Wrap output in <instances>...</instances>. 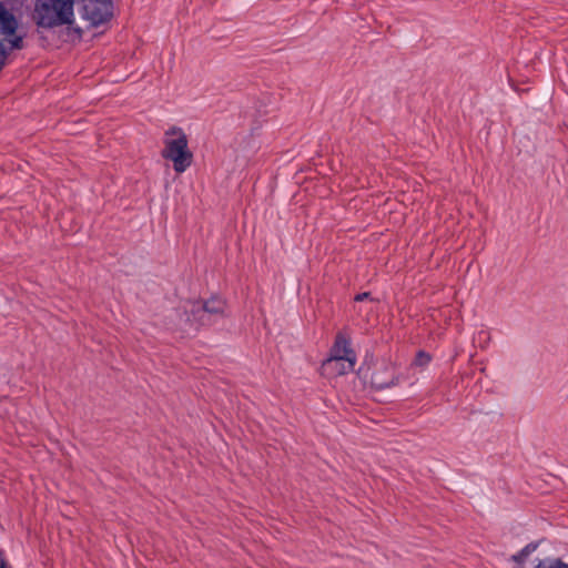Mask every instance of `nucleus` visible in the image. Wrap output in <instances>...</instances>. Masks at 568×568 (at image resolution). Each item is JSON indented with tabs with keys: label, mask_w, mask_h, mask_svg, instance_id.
Returning a JSON list of instances; mask_svg holds the SVG:
<instances>
[{
	"label": "nucleus",
	"mask_w": 568,
	"mask_h": 568,
	"mask_svg": "<svg viewBox=\"0 0 568 568\" xmlns=\"http://www.w3.org/2000/svg\"><path fill=\"white\" fill-rule=\"evenodd\" d=\"M74 4L75 0H36L32 19L44 29L67 26L71 40H80L83 30L74 23Z\"/></svg>",
	"instance_id": "nucleus-1"
},
{
	"label": "nucleus",
	"mask_w": 568,
	"mask_h": 568,
	"mask_svg": "<svg viewBox=\"0 0 568 568\" xmlns=\"http://www.w3.org/2000/svg\"><path fill=\"white\" fill-rule=\"evenodd\" d=\"M165 135H174L175 138L165 139L162 156L172 161L173 169L176 173H182L193 161V154L187 146V138L185 133L178 128L170 129L166 131Z\"/></svg>",
	"instance_id": "nucleus-2"
},
{
	"label": "nucleus",
	"mask_w": 568,
	"mask_h": 568,
	"mask_svg": "<svg viewBox=\"0 0 568 568\" xmlns=\"http://www.w3.org/2000/svg\"><path fill=\"white\" fill-rule=\"evenodd\" d=\"M194 305L195 301L190 300L182 302L179 307L168 315V328L183 334H190L203 326L199 313L190 310Z\"/></svg>",
	"instance_id": "nucleus-3"
},
{
	"label": "nucleus",
	"mask_w": 568,
	"mask_h": 568,
	"mask_svg": "<svg viewBox=\"0 0 568 568\" xmlns=\"http://www.w3.org/2000/svg\"><path fill=\"white\" fill-rule=\"evenodd\" d=\"M75 3L88 28L104 24L113 17L112 0H75Z\"/></svg>",
	"instance_id": "nucleus-4"
},
{
	"label": "nucleus",
	"mask_w": 568,
	"mask_h": 568,
	"mask_svg": "<svg viewBox=\"0 0 568 568\" xmlns=\"http://www.w3.org/2000/svg\"><path fill=\"white\" fill-rule=\"evenodd\" d=\"M18 27L19 22L14 14L0 1V33L10 43L11 50L23 48V36L17 34Z\"/></svg>",
	"instance_id": "nucleus-5"
},
{
	"label": "nucleus",
	"mask_w": 568,
	"mask_h": 568,
	"mask_svg": "<svg viewBox=\"0 0 568 568\" xmlns=\"http://www.w3.org/2000/svg\"><path fill=\"white\" fill-rule=\"evenodd\" d=\"M190 310L199 313L203 326L210 325L216 318L225 316L226 302L221 297L213 296L205 302L195 301V305Z\"/></svg>",
	"instance_id": "nucleus-6"
},
{
	"label": "nucleus",
	"mask_w": 568,
	"mask_h": 568,
	"mask_svg": "<svg viewBox=\"0 0 568 568\" xmlns=\"http://www.w3.org/2000/svg\"><path fill=\"white\" fill-rule=\"evenodd\" d=\"M356 359L354 351L351 348L349 337L343 333H337L335 342L329 351V356L325 359L328 362L338 359Z\"/></svg>",
	"instance_id": "nucleus-7"
},
{
	"label": "nucleus",
	"mask_w": 568,
	"mask_h": 568,
	"mask_svg": "<svg viewBox=\"0 0 568 568\" xmlns=\"http://www.w3.org/2000/svg\"><path fill=\"white\" fill-rule=\"evenodd\" d=\"M356 359L323 361L322 367L334 375H344L354 371Z\"/></svg>",
	"instance_id": "nucleus-8"
},
{
	"label": "nucleus",
	"mask_w": 568,
	"mask_h": 568,
	"mask_svg": "<svg viewBox=\"0 0 568 568\" xmlns=\"http://www.w3.org/2000/svg\"><path fill=\"white\" fill-rule=\"evenodd\" d=\"M385 369L390 372L388 379H385L379 372H375L372 376V383L381 389L398 384V377L395 375L394 368L390 365H385Z\"/></svg>",
	"instance_id": "nucleus-9"
},
{
	"label": "nucleus",
	"mask_w": 568,
	"mask_h": 568,
	"mask_svg": "<svg viewBox=\"0 0 568 568\" xmlns=\"http://www.w3.org/2000/svg\"><path fill=\"white\" fill-rule=\"evenodd\" d=\"M538 547V544H535V542H530L528 545H526L519 552L513 555L510 557V560L518 564V565H523L527 557L532 554Z\"/></svg>",
	"instance_id": "nucleus-10"
},
{
	"label": "nucleus",
	"mask_w": 568,
	"mask_h": 568,
	"mask_svg": "<svg viewBox=\"0 0 568 568\" xmlns=\"http://www.w3.org/2000/svg\"><path fill=\"white\" fill-rule=\"evenodd\" d=\"M536 568H568V564L559 558H545L537 562Z\"/></svg>",
	"instance_id": "nucleus-11"
},
{
	"label": "nucleus",
	"mask_w": 568,
	"mask_h": 568,
	"mask_svg": "<svg viewBox=\"0 0 568 568\" xmlns=\"http://www.w3.org/2000/svg\"><path fill=\"white\" fill-rule=\"evenodd\" d=\"M430 362V355L419 351L413 362L414 365L424 367Z\"/></svg>",
	"instance_id": "nucleus-12"
},
{
	"label": "nucleus",
	"mask_w": 568,
	"mask_h": 568,
	"mask_svg": "<svg viewBox=\"0 0 568 568\" xmlns=\"http://www.w3.org/2000/svg\"><path fill=\"white\" fill-rule=\"evenodd\" d=\"M8 58V51L3 45V42L0 40V71L3 69V67L7 63Z\"/></svg>",
	"instance_id": "nucleus-13"
},
{
	"label": "nucleus",
	"mask_w": 568,
	"mask_h": 568,
	"mask_svg": "<svg viewBox=\"0 0 568 568\" xmlns=\"http://www.w3.org/2000/svg\"><path fill=\"white\" fill-rule=\"evenodd\" d=\"M355 302H363V301H371V302H374L375 300L372 297L371 293L369 292H364V293H361V294H357L355 297H354Z\"/></svg>",
	"instance_id": "nucleus-14"
},
{
	"label": "nucleus",
	"mask_w": 568,
	"mask_h": 568,
	"mask_svg": "<svg viewBox=\"0 0 568 568\" xmlns=\"http://www.w3.org/2000/svg\"><path fill=\"white\" fill-rule=\"evenodd\" d=\"M0 568H9L7 560L4 559L2 552L0 551Z\"/></svg>",
	"instance_id": "nucleus-15"
}]
</instances>
